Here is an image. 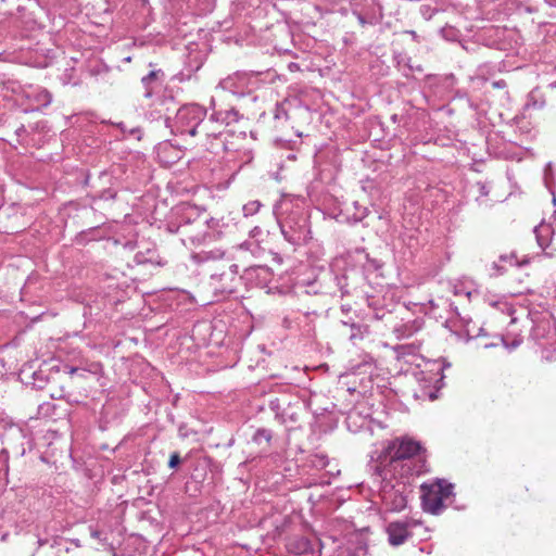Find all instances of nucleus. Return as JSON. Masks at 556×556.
Listing matches in <instances>:
<instances>
[{"mask_svg": "<svg viewBox=\"0 0 556 556\" xmlns=\"http://www.w3.org/2000/svg\"><path fill=\"white\" fill-rule=\"evenodd\" d=\"M383 498H384L386 505L392 511H401L407 505L406 496L403 495V493H401L399 491L384 492Z\"/></svg>", "mask_w": 556, "mask_h": 556, "instance_id": "20e7f679", "label": "nucleus"}, {"mask_svg": "<svg viewBox=\"0 0 556 556\" xmlns=\"http://www.w3.org/2000/svg\"><path fill=\"white\" fill-rule=\"evenodd\" d=\"M417 525L414 520L390 522L387 527L390 544L394 546L403 544L410 534L409 528Z\"/></svg>", "mask_w": 556, "mask_h": 556, "instance_id": "7ed1b4c3", "label": "nucleus"}, {"mask_svg": "<svg viewBox=\"0 0 556 556\" xmlns=\"http://www.w3.org/2000/svg\"><path fill=\"white\" fill-rule=\"evenodd\" d=\"M180 463V456L177 452L173 453L169 457L168 467L169 468H176L178 464Z\"/></svg>", "mask_w": 556, "mask_h": 556, "instance_id": "0eeeda50", "label": "nucleus"}, {"mask_svg": "<svg viewBox=\"0 0 556 556\" xmlns=\"http://www.w3.org/2000/svg\"><path fill=\"white\" fill-rule=\"evenodd\" d=\"M188 132L192 137L197 136V134H198L197 126H193L191 129H189Z\"/></svg>", "mask_w": 556, "mask_h": 556, "instance_id": "1a4fd4ad", "label": "nucleus"}, {"mask_svg": "<svg viewBox=\"0 0 556 556\" xmlns=\"http://www.w3.org/2000/svg\"><path fill=\"white\" fill-rule=\"evenodd\" d=\"M390 470L401 478L419 476L427 471V450L410 437H399L383 451Z\"/></svg>", "mask_w": 556, "mask_h": 556, "instance_id": "f257e3e1", "label": "nucleus"}, {"mask_svg": "<svg viewBox=\"0 0 556 556\" xmlns=\"http://www.w3.org/2000/svg\"><path fill=\"white\" fill-rule=\"evenodd\" d=\"M513 292L522 294L531 291L532 283L529 274H522L520 270L510 280Z\"/></svg>", "mask_w": 556, "mask_h": 556, "instance_id": "39448f33", "label": "nucleus"}, {"mask_svg": "<svg viewBox=\"0 0 556 556\" xmlns=\"http://www.w3.org/2000/svg\"><path fill=\"white\" fill-rule=\"evenodd\" d=\"M253 440L257 444L264 443L265 447H267L269 445L270 440H271V434L267 430H265V429H258L255 432V434L253 437Z\"/></svg>", "mask_w": 556, "mask_h": 556, "instance_id": "423d86ee", "label": "nucleus"}, {"mask_svg": "<svg viewBox=\"0 0 556 556\" xmlns=\"http://www.w3.org/2000/svg\"><path fill=\"white\" fill-rule=\"evenodd\" d=\"M159 72L157 71H151L147 76L142 78L143 84H150L154 79H156Z\"/></svg>", "mask_w": 556, "mask_h": 556, "instance_id": "6e6552de", "label": "nucleus"}, {"mask_svg": "<svg viewBox=\"0 0 556 556\" xmlns=\"http://www.w3.org/2000/svg\"><path fill=\"white\" fill-rule=\"evenodd\" d=\"M420 491L422 509L437 515L445 507L444 502L452 495L453 484L444 479H437L430 483H422Z\"/></svg>", "mask_w": 556, "mask_h": 556, "instance_id": "f03ea898", "label": "nucleus"}]
</instances>
